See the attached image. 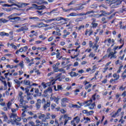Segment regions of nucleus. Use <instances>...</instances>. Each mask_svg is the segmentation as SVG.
<instances>
[{"label": "nucleus", "mask_w": 126, "mask_h": 126, "mask_svg": "<svg viewBox=\"0 0 126 126\" xmlns=\"http://www.w3.org/2000/svg\"><path fill=\"white\" fill-rule=\"evenodd\" d=\"M69 74L71 77H76L77 75H78V73H76L75 72L73 71H71L69 73Z\"/></svg>", "instance_id": "obj_26"}, {"label": "nucleus", "mask_w": 126, "mask_h": 126, "mask_svg": "<svg viewBox=\"0 0 126 126\" xmlns=\"http://www.w3.org/2000/svg\"><path fill=\"white\" fill-rule=\"evenodd\" d=\"M19 15H20V14L14 13V14H12V15L9 16L8 17V18H13V17H16V16H19Z\"/></svg>", "instance_id": "obj_20"}, {"label": "nucleus", "mask_w": 126, "mask_h": 126, "mask_svg": "<svg viewBox=\"0 0 126 126\" xmlns=\"http://www.w3.org/2000/svg\"><path fill=\"white\" fill-rule=\"evenodd\" d=\"M51 84H50V83H47V84H45V83H42V85L43 86V88H44V89L47 88V85H50Z\"/></svg>", "instance_id": "obj_37"}, {"label": "nucleus", "mask_w": 126, "mask_h": 126, "mask_svg": "<svg viewBox=\"0 0 126 126\" xmlns=\"http://www.w3.org/2000/svg\"><path fill=\"white\" fill-rule=\"evenodd\" d=\"M69 102V99L66 97L63 98L61 99V105L62 107H66V103H68Z\"/></svg>", "instance_id": "obj_6"}, {"label": "nucleus", "mask_w": 126, "mask_h": 126, "mask_svg": "<svg viewBox=\"0 0 126 126\" xmlns=\"http://www.w3.org/2000/svg\"><path fill=\"white\" fill-rule=\"evenodd\" d=\"M63 34L62 36L63 39H65V38H66L67 36H69V35H70V32H67L66 30H64L63 31Z\"/></svg>", "instance_id": "obj_13"}, {"label": "nucleus", "mask_w": 126, "mask_h": 126, "mask_svg": "<svg viewBox=\"0 0 126 126\" xmlns=\"http://www.w3.org/2000/svg\"><path fill=\"white\" fill-rule=\"evenodd\" d=\"M16 117H17V114L16 113H11L10 115V118L11 119L13 118L14 122H16Z\"/></svg>", "instance_id": "obj_17"}, {"label": "nucleus", "mask_w": 126, "mask_h": 126, "mask_svg": "<svg viewBox=\"0 0 126 126\" xmlns=\"http://www.w3.org/2000/svg\"><path fill=\"white\" fill-rule=\"evenodd\" d=\"M41 104H42V100L40 99H37V103H36L35 107L37 110L41 108Z\"/></svg>", "instance_id": "obj_12"}, {"label": "nucleus", "mask_w": 126, "mask_h": 126, "mask_svg": "<svg viewBox=\"0 0 126 126\" xmlns=\"http://www.w3.org/2000/svg\"><path fill=\"white\" fill-rule=\"evenodd\" d=\"M50 101H54L56 104H59L60 100H61L60 96L56 97L55 96H51L50 98Z\"/></svg>", "instance_id": "obj_8"}, {"label": "nucleus", "mask_w": 126, "mask_h": 126, "mask_svg": "<svg viewBox=\"0 0 126 126\" xmlns=\"http://www.w3.org/2000/svg\"><path fill=\"white\" fill-rule=\"evenodd\" d=\"M39 39H41V40H46L47 39V37L44 36L43 35H40L39 36Z\"/></svg>", "instance_id": "obj_39"}, {"label": "nucleus", "mask_w": 126, "mask_h": 126, "mask_svg": "<svg viewBox=\"0 0 126 126\" xmlns=\"http://www.w3.org/2000/svg\"><path fill=\"white\" fill-rule=\"evenodd\" d=\"M14 82H15V83H16L18 86H20V81L18 80H14Z\"/></svg>", "instance_id": "obj_56"}, {"label": "nucleus", "mask_w": 126, "mask_h": 126, "mask_svg": "<svg viewBox=\"0 0 126 126\" xmlns=\"http://www.w3.org/2000/svg\"><path fill=\"white\" fill-rule=\"evenodd\" d=\"M63 88V87L61 85H58L57 87V91H62Z\"/></svg>", "instance_id": "obj_43"}, {"label": "nucleus", "mask_w": 126, "mask_h": 126, "mask_svg": "<svg viewBox=\"0 0 126 126\" xmlns=\"http://www.w3.org/2000/svg\"><path fill=\"white\" fill-rule=\"evenodd\" d=\"M11 47H12V49L14 50H17V46L13 44V43H11L10 44Z\"/></svg>", "instance_id": "obj_46"}, {"label": "nucleus", "mask_w": 126, "mask_h": 126, "mask_svg": "<svg viewBox=\"0 0 126 126\" xmlns=\"http://www.w3.org/2000/svg\"><path fill=\"white\" fill-rule=\"evenodd\" d=\"M43 21L45 22L46 23H51L52 22L51 19H48V20H42Z\"/></svg>", "instance_id": "obj_50"}, {"label": "nucleus", "mask_w": 126, "mask_h": 126, "mask_svg": "<svg viewBox=\"0 0 126 126\" xmlns=\"http://www.w3.org/2000/svg\"><path fill=\"white\" fill-rule=\"evenodd\" d=\"M92 103V99H90L88 101H86L85 103L87 104L85 106V107H89V109L90 110H94L95 109V107H96V104H95V102Z\"/></svg>", "instance_id": "obj_2"}, {"label": "nucleus", "mask_w": 126, "mask_h": 126, "mask_svg": "<svg viewBox=\"0 0 126 126\" xmlns=\"http://www.w3.org/2000/svg\"><path fill=\"white\" fill-rule=\"evenodd\" d=\"M8 2H9V3H12L11 5H12V6H13V5H15V6H17V5H18V2H16L15 0H8Z\"/></svg>", "instance_id": "obj_15"}, {"label": "nucleus", "mask_w": 126, "mask_h": 126, "mask_svg": "<svg viewBox=\"0 0 126 126\" xmlns=\"http://www.w3.org/2000/svg\"><path fill=\"white\" fill-rule=\"evenodd\" d=\"M22 48L24 52H27V50H28V46H27L23 47Z\"/></svg>", "instance_id": "obj_59"}, {"label": "nucleus", "mask_w": 126, "mask_h": 126, "mask_svg": "<svg viewBox=\"0 0 126 126\" xmlns=\"http://www.w3.org/2000/svg\"><path fill=\"white\" fill-rule=\"evenodd\" d=\"M124 46V43L121 46H116V47H115L114 48V49L115 50H117V49H121V48H123V47Z\"/></svg>", "instance_id": "obj_55"}, {"label": "nucleus", "mask_w": 126, "mask_h": 126, "mask_svg": "<svg viewBox=\"0 0 126 126\" xmlns=\"http://www.w3.org/2000/svg\"><path fill=\"white\" fill-rule=\"evenodd\" d=\"M83 17H81L79 18H77L75 19V22H81V21H83Z\"/></svg>", "instance_id": "obj_32"}, {"label": "nucleus", "mask_w": 126, "mask_h": 126, "mask_svg": "<svg viewBox=\"0 0 126 126\" xmlns=\"http://www.w3.org/2000/svg\"><path fill=\"white\" fill-rule=\"evenodd\" d=\"M53 68L54 72H58V71H59L60 69H59V67L57 66V65L53 64Z\"/></svg>", "instance_id": "obj_19"}, {"label": "nucleus", "mask_w": 126, "mask_h": 126, "mask_svg": "<svg viewBox=\"0 0 126 126\" xmlns=\"http://www.w3.org/2000/svg\"><path fill=\"white\" fill-rule=\"evenodd\" d=\"M37 10H43V9H46V6L44 5L38 6L36 8Z\"/></svg>", "instance_id": "obj_21"}, {"label": "nucleus", "mask_w": 126, "mask_h": 126, "mask_svg": "<svg viewBox=\"0 0 126 126\" xmlns=\"http://www.w3.org/2000/svg\"><path fill=\"white\" fill-rule=\"evenodd\" d=\"M32 99H33V96H32V94L31 95L27 94V100H28V101H30V100H32Z\"/></svg>", "instance_id": "obj_31"}, {"label": "nucleus", "mask_w": 126, "mask_h": 126, "mask_svg": "<svg viewBox=\"0 0 126 126\" xmlns=\"http://www.w3.org/2000/svg\"><path fill=\"white\" fill-rule=\"evenodd\" d=\"M29 19H32V20H34V21H37V20H39V18L37 17H29Z\"/></svg>", "instance_id": "obj_40"}, {"label": "nucleus", "mask_w": 126, "mask_h": 126, "mask_svg": "<svg viewBox=\"0 0 126 126\" xmlns=\"http://www.w3.org/2000/svg\"><path fill=\"white\" fill-rule=\"evenodd\" d=\"M21 28L22 29V31H27V30H28V28H27V26H26L22 27Z\"/></svg>", "instance_id": "obj_42"}, {"label": "nucleus", "mask_w": 126, "mask_h": 126, "mask_svg": "<svg viewBox=\"0 0 126 126\" xmlns=\"http://www.w3.org/2000/svg\"><path fill=\"white\" fill-rule=\"evenodd\" d=\"M13 9L12 8H4V11H7V12H10Z\"/></svg>", "instance_id": "obj_41"}, {"label": "nucleus", "mask_w": 126, "mask_h": 126, "mask_svg": "<svg viewBox=\"0 0 126 126\" xmlns=\"http://www.w3.org/2000/svg\"><path fill=\"white\" fill-rule=\"evenodd\" d=\"M55 11H57V9H54L52 11H50V12H45L43 13V14H48V15H50L51 13H56V12Z\"/></svg>", "instance_id": "obj_24"}, {"label": "nucleus", "mask_w": 126, "mask_h": 126, "mask_svg": "<svg viewBox=\"0 0 126 126\" xmlns=\"http://www.w3.org/2000/svg\"><path fill=\"white\" fill-rule=\"evenodd\" d=\"M94 114V111H88V114L87 116H92V115H93Z\"/></svg>", "instance_id": "obj_44"}, {"label": "nucleus", "mask_w": 126, "mask_h": 126, "mask_svg": "<svg viewBox=\"0 0 126 126\" xmlns=\"http://www.w3.org/2000/svg\"><path fill=\"white\" fill-rule=\"evenodd\" d=\"M73 121H75V122H76V124H78V123H79V122H80V118H79V117L77 116L73 119Z\"/></svg>", "instance_id": "obj_30"}, {"label": "nucleus", "mask_w": 126, "mask_h": 126, "mask_svg": "<svg viewBox=\"0 0 126 126\" xmlns=\"http://www.w3.org/2000/svg\"><path fill=\"white\" fill-rule=\"evenodd\" d=\"M84 120L85 121L84 124H88V123H91V119L88 117H84Z\"/></svg>", "instance_id": "obj_23"}, {"label": "nucleus", "mask_w": 126, "mask_h": 126, "mask_svg": "<svg viewBox=\"0 0 126 126\" xmlns=\"http://www.w3.org/2000/svg\"><path fill=\"white\" fill-rule=\"evenodd\" d=\"M62 9H63V12H68L69 13L71 11V10H74L75 11H77V10H81L80 8L78 7V8L76 9H73V8H70L69 9H65V8H63V7H61Z\"/></svg>", "instance_id": "obj_3"}, {"label": "nucleus", "mask_w": 126, "mask_h": 126, "mask_svg": "<svg viewBox=\"0 0 126 126\" xmlns=\"http://www.w3.org/2000/svg\"><path fill=\"white\" fill-rule=\"evenodd\" d=\"M51 19V22H53V21H61V20H64V21H68L69 19L67 18H64L63 17H58L57 18Z\"/></svg>", "instance_id": "obj_5"}, {"label": "nucleus", "mask_w": 126, "mask_h": 126, "mask_svg": "<svg viewBox=\"0 0 126 126\" xmlns=\"http://www.w3.org/2000/svg\"><path fill=\"white\" fill-rule=\"evenodd\" d=\"M69 16H72V17L77 16V13H75V12L70 13L69 15H67V17H69Z\"/></svg>", "instance_id": "obj_28"}, {"label": "nucleus", "mask_w": 126, "mask_h": 126, "mask_svg": "<svg viewBox=\"0 0 126 126\" xmlns=\"http://www.w3.org/2000/svg\"><path fill=\"white\" fill-rule=\"evenodd\" d=\"M45 114H40L38 116V119L41 120V119H45Z\"/></svg>", "instance_id": "obj_38"}, {"label": "nucleus", "mask_w": 126, "mask_h": 126, "mask_svg": "<svg viewBox=\"0 0 126 126\" xmlns=\"http://www.w3.org/2000/svg\"><path fill=\"white\" fill-rule=\"evenodd\" d=\"M37 28H42V27H48L49 25L43 24V22L38 23L37 24Z\"/></svg>", "instance_id": "obj_11"}, {"label": "nucleus", "mask_w": 126, "mask_h": 126, "mask_svg": "<svg viewBox=\"0 0 126 126\" xmlns=\"http://www.w3.org/2000/svg\"><path fill=\"white\" fill-rule=\"evenodd\" d=\"M56 107H57V105L55 103H52L51 104V109L52 110H54V109H55V108H56Z\"/></svg>", "instance_id": "obj_58"}, {"label": "nucleus", "mask_w": 126, "mask_h": 126, "mask_svg": "<svg viewBox=\"0 0 126 126\" xmlns=\"http://www.w3.org/2000/svg\"><path fill=\"white\" fill-rule=\"evenodd\" d=\"M22 95H23V93L22 92H19V96L20 97V98H24V96H22Z\"/></svg>", "instance_id": "obj_53"}, {"label": "nucleus", "mask_w": 126, "mask_h": 126, "mask_svg": "<svg viewBox=\"0 0 126 126\" xmlns=\"http://www.w3.org/2000/svg\"><path fill=\"white\" fill-rule=\"evenodd\" d=\"M32 9H37V7L38 6V5H37L36 4H32Z\"/></svg>", "instance_id": "obj_52"}, {"label": "nucleus", "mask_w": 126, "mask_h": 126, "mask_svg": "<svg viewBox=\"0 0 126 126\" xmlns=\"http://www.w3.org/2000/svg\"><path fill=\"white\" fill-rule=\"evenodd\" d=\"M52 92L53 90L52 89V88L49 87L47 90L44 91V93H48V92L52 93Z\"/></svg>", "instance_id": "obj_29"}, {"label": "nucleus", "mask_w": 126, "mask_h": 126, "mask_svg": "<svg viewBox=\"0 0 126 126\" xmlns=\"http://www.w3.org/2000/svg\"><path fill=\"white\" fill-rule=\"evenodd\" d=\"M0 36H7V37H8L9 36V34L8 33H6L4 32H0Z\"/></svg>", "instance_id": "obj_27"}, {"label": "nucleus", "mask_w": 126, "mask_h": 126, "mask_svg": "<svg viewBox=\"0 0 126 126\" xmlns=\"http://www.w3.org/2000/svg\"><path fill=\"white\" fill-rule=\"evenodd\" d=\"M114 78H120V75H118L116 73H114L113 75Z\"/></svg>", "instance_id": "obj_51"}, {"label": "nucleus", "mask_w": 126, "mask_h": 126, "mask_svg": "<svg viewBox=\"0 0 126 126\" xmlns=\"http://www.w3.org/2000/svg\"><path fill=\"white\" fill-rule=\"evenodd\" d=\"M92 86V84H90L89 85L86 86L85 88L86 90H87V89H89V88H91V87Z\"/></svg>", "instance_id": "obj_62"}, {"label": "nucleus", "mask_w": 126, "mask_h": 126, "mask_svg": "<svg viewBox=\"0 0 126 126\" xmlns=\"http://www.w3.org/2000/svg\"><path fill=\"white\" fill-rule=\"evenodd\" d=\"M91 13H95V11L91 10V11H88L86 13H85V15H88V14H91Z\"/></svg>", "instance_id": "obj_36"}, {"label": "nucleus", "mask_w": 126, "mask_h": 126, "mask_svg": "<svg viewBox=\"0 0 126 126\" xmlns=\"http://www.w3.org/2000/svg\"><path fill=\"white\" fill-rule=\"evenodd\" d=\"M20 107H22L23 109H25V110H26V109H28V108H29V106L28 105H21V104H20Z\"/></svg>", "instance_id": "obj_54"}, {"label": "nucleus", "mask_w": 126, "mask_h": 126, "mask_svg": "<svg viewBox=\"0 0 126 126\" xmlns=\"http://www.w3.org/2000/svg\"><path fill=\"white\" fill-rule=\"evenodd\" d=\"M98 43L97 42H94V45H93V49H95V48L97 47H99V45L97 44Z\"/></svg>", "instance_id": "obj_49"}, {"label": "nucleus", "mask_w": 126, "mask_h": 126, "mask_svg": "<svg viewBox=\"0 0 126 126\" xmlns=\"http://www.w3.org/2000/svg\"><path fill=\"white\" fill-rule=\"evenodd\" d=\"M71 117H69L67 114H64L63 115V119L64 120V126H65L66 124L69 121L71 120Z\"/></svg>", "instance_id": "obj_7"}, {"label": "nucleus", "mask_w": 126, "mask_h": 126, "mask_svg": "<svg viewBox=\"0 0 126 126\" xmlns=\"http://www.w3.org/2000/svg\"><path fill=\"white\" fill-rule=\"evenodd\" d=\"M105 3H106V4H110L111 5V4H113V3H114L113 5V7H118V5H120V4H121L122 3V0H105Z\"/></svg>", "instance_id": "obj_1"}, {"label": "nucleus", "mask_w": 126, "mask_h": 126, "mask_svg": "<svg viewBox=\"0 0 126 126\" xmlns=\"http://www.w3.org/2000/svg\"><path fill=\"white\" fill-rule=\"evenodd\" d=\"M11 105H12V103L11 102L9 101L7 103V107L8 110H10V107H11Z\"/></svg>", "instance_id": "obj_34"}, {"label": "nucleus", "mask_w": 126, "mask_h": 126, "mask_svg": "<svg viewBox=\"0 0 126 126\" xmlns=\"http://www.w3.org/2000/svg\"><path fill=\"white\" fill-rule=\"evenodd\" d=\"M100 12H101V14H100L101 17H102V16H105V15H110V14H111V13H107V12L104 10H101Z\"/></svg>", "instance_id": "obj_18"}, {"label": "nucleus", "mask_w": 126, "mask_h": 126, "mask_svg": "<svg viewBox=\"0 0 126 126\" xmlns=\"http://www.w3.org/2000/svg\"><path fill=\"white\" fill-rule=\"evenodd\" d=\"M53 40H54V36H50L49 38H48V42H52L53 41Z\"/></svg>", "instance_id": "obj_64"}, {"label": "nucleus", "mask_w": 126, "mask_h": 126, "mask_svg": "<svg viewBox=\"0 0 126 126\" xmlns=\"http://www.w3.org/2000/svg\"><path fill=\"white\" fill-rule=\"evenodd\" d=\"M1 20L2 23H6V22H8V20H6L5 19L1 18Z\"/></svg>", "instance_id": "obj_61"}, {"label": "nucleus", "mask_w": 126, "mask_h": 126, "mask_svg": "<svg viewBox=\"0 0 126 126\" xmlns=\"http://www.w3.org/2000/svg\"><path fill=\"white\" fill-rule=\"evenodd\" d=\"M89 58H94L95 57V54L93 53V52L90 53L89 55Z\"/></svg>", "instance_id": "obj_48"}, {"label": "nucleus", "mask_w": 126, "mask_h": 126, "mask_svg": "<svg viewBox=\"0 0 126 126\" xmlns=\"http://www.w3.org/2000/svg\"><path fill=\"white\" fill-rule=\"evenodd\" d=\"M92 34H93V31H92V29H91L90 30H86L85 33V35H86V36H87V35H88V36H90L91 35H92Z\"/></svg>", "instance_id": "obj_16"}, {"label": "nucleus", "mask_w": 126, "mask_h": 126, "mask_svg": "<svg viewBox=\"0 0 126 126\" xmlns=\"http://www.w3.org/2000/svg\"><path fill=\"white\" fill-rule=\"evenodd\" d=\"M60 72H63V73H65V70H64V69H63V68H61L60 69H59V71Z\"/></svg>", "instance_id": "obj_57"}, {"label": "nucleus", "mask_w": 126, "mask_h": 126, "mask_svg": "<svg viewBox=\"0 0 126 126\" xmlns=\"http://www.w3.org/2000/svg\"><path fill=\"white\" fill-rule=\"evenodd\" d=\"M36 13L39 15V16H42V15H44V13H43V11H36Z\"/></svg>", "instance_id": "obj_35"}, {"label": "nucleus", "mask_w": 126, "mask_h": 126, "mask_svg": "<svg viewBox=\"0 0 126 126\" xmlns=\"http://www.w3.org/2000/svg\"><path fill=\"white\" fill-rule=\"evenodd\" d=\"M92 25L93 28H96L98 26V23H92Z\"/></svg>", "instance_id": "obj_45"}, {"label": "nucleus", "mask_w": 126, "mask_h": 126, "mask_svg": "<svg viewBox=\"0 0 126 126\" xmlns=\"http://www.w3.org/2000/svg\"><path fill=\"white\" fill-rule=\"evenodd\" d=\"M29 87H27L25 89V94H27V95H32V94H31L30 92H29Z\"/></svg>", "instance_id": "obj_25"}, {"label": "nucleus", "mask_w": 126, "mask_h": 126, "mask_svg": "<svg viewBox=\"0 0 126 126\" xmlns=\"http://www.w3.org/2000/svg\"><path fill=\"white\" fill-rule=\"evenodd\" d=\"M10 22H16L20 20V17L8 18Z\"/></svg>", "instance_id": "obj_14"}, {"label": "nucleus", "mask_w": 126, "mask_h": 126, "mask_svg": "<svg viewBox=\"0 0 126 126\" xmlns=\"http://www.w3.org/2000/svg\"><path fill=\"white\" fill-rule=\"evenodd\" d=\"M101 21H102L103 24H106V23H108V21H106V18H102L101 19Z\"/></svg>", "instance_id": "obj_47"}, {"label": "nucleus", "mask_w": 126, "mask_h": 126, "mask_svg": "<svg viewBox=\"0 0 126 126\" xmlns=\"http://www.w3.org/2000/svg\"><path fill=\"white\" fill-rule=\"evenodd\" d=\"M51 106V101L50 100H47L46 101V103L43 106V110L46 111L48 108H50Z\"/></svg>", "instance_id": "obj_9"}, {"label": "nucleus", "mask_w": 126, "mask_h": 126, "mask_svg": "<svg viewBox=\"0 0 126 126\" xmlns=\"http://www.w3.org/2000/svg\"><path fill=\"white\" fill-rule=\"evenodd\" d=\"M29 3H24V2H22V3H18V5L17 7H19V8H22V7H25V6H27V5H29Z\"/></svg>", "instance_id": "obj_10"}, {"label": "nucleus", "mask_w": 126, "mask_h": 126, "mask_svg": "<svg viewBox=\"0 0 126 126\" xmlns=\"http://www.w3.org/2000/svg\"><path fill=\"white\" fill-rule=\"evenodd\" d=\"M117 51L110 52L108 55L107 57L110 59V60H114L115 59H117Z\"/></svg>", "instance_id": "obj_4"}, {"label": "nucleus", "mask_w": 126, "mask_h": 126, "mask_svg": "<svg viewBox=\"0 0 126 126\" xmlns=\"http://www.w3.org/2000/svg\"><path fill=\"white\" fill-rule=\"evenodd\" d=\"M76 2L75 0H73L71 1L69 3L67 4L68 6H69V5H72V4H74V3Z\"/></svg>", "instance_id": "obj_60"}, {"label": "nucleus", "mask_w": 126, "mask_h": 126, "mask_svg": "<svg viewBox=\"0 0 126 126\" xmlns=\"http://www.w3.org/2000/svg\"><path fill=\"white\" fill-rule=\"evenodd\" d=\"M24 85H27L28 86H31V83L29 80H24Z\"/></svg>", "instance_id": "obj_22"}, {"label": "nucleus", "mask_w": 126, "mask_h": 126, "mask_svg": "<svg viewBox=\"0 0 126 126\" xmlns=\"http://www.w3.org/2000/svg\"><path fill=\"white\" fill-rule=\"evenodd\" d=\"M29 124V125H31V126H36L35 123L33 121H30Z\"/></svg>", "instance_id": "obj_63"}, {"label": "nucleus", "mask_w": 126, "mask_h": 126, "mask_svg": "<svg viewBox=\"0 0 126 126\" xmlns=\"http://www.w3.org/2000/svg\"><path fill=\"white\" fill-rule=\"evenodd\" d=\"M51 119V116H46L44 119L42 120V122H47V120H50Z\"/></svg>", "instance_id": "obj_33"}]
</instances>
